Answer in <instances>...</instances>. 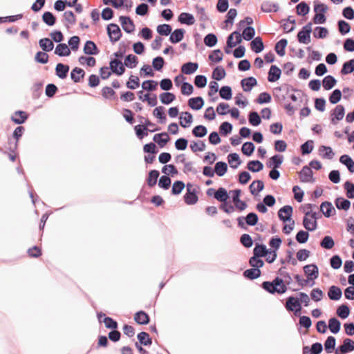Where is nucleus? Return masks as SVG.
Masks as SVG:
<instances>
[{
  "instance_id": "f257e3e1",
  "label": "nucleus",
  "mask_w": 354,
  "mask_h": 354,
  "mask_svg": "<svg viewBox=\"0 0 354 354\" xmlns=\"http://www.w3.org/2000/svg\"><path fill=\"white\" fill-rule=\"evenodd\" d=\"M284 307L288 312H292L295 316H300L303 309L302 305L296 295H292L286 298V302Z\"/></svg>"
},
{
  "instance_id": "f03ea898",
  "label": "nucleus",
  "mask_w": 354,
  "mask_h": 354,
  "mask_svg": "<svg viewBox=\"0 0 354 354\" xmlns=\"http://www.w3.org/2000/svg\"><path fill=\"white\" fill-rule=\"evenodd\" d=\"M304 274L306 277L309 287H313L315 280L319 277V268L315 263L307 264L303 267Z\"/></svg>"
},
{
  "instance_id": "7ed1b4c3",
  "label": "nucleus",
  "mask_w": 354,
  "mask_h": 354,
  "mask_svg": "<svg viewBox=\"0 0 354 354\" xmlns=\"http://www.w3.org/2000/svg\"><path fill=\"white\" fill-rule=\"evenodd\" d=\"M313 22L309 21L297 32V39L299 44H308L311 41L310 35L313 32Z\"/></svg>"
},
{
  "instance_id": "20e7f679",
  "label": "nucleus",
  "mask_w": 354,
  "mask_h": 354,
  "mask_svg": "<svg viewBox=\"0 0 354 354\" xmlns=\"http://www.w3.org/2000/svg\"><path fill=\"white\" fill-rule=\"evenodd\" d=\"M106 33L112 44L118 41L122 37V32L119 26L115 23H111L106 26Z\"/></svg>"
},
{
  "instance_id": "39448f33",
  "label": "nucleus",
  "mask_w": 354,
  "mask_h": 354,
  "mask_svg": "<svg viewBox=\"0 0 354 354\" xmlns=\"http://www.w3.org/2000/svg\"><path fill=\"white\" fill-rule=\"evenodd\" d=\"M270 281L274 285V286L278 289L279 295L285 294L288 290H291L292 292H297L299 290L298 288L295 289L289 287L288 284L285 283L283 279L279 277L278 274L273 279L272 281Z\"/></svg>"
},
{
  "instance_id": "423d86ee",
  "label": "nucleus",
  "mask_w": 354,
  "mask_h": 354,
  "mask_svg": "<svg viewBox=\"0 0 354 354\" xmlns=\"http://www.w3.org/2000/svg\"><path fill=\"white\" fill-rule=\"evenodd\" d=\"M277 215L279 219L283 222V223H286L288 221H290L292 219L293 215V207L290 205H285L281 207L277 212Z\"/></svg>"
},
{
  "instance_id": "0eeeda50",
  "label": "nucleus",
  "mask_w": 354,
  "mask_h": 354,
  "mask_svg": "<svg viewBox=\"0 0 354 354\" xmlns=\"http://www.w3.org/2000/svg\"><path fill=\"white\" fill-rule=\"evenodd\" d=\"M345 107L342 104H337L330 112V120L333 124H337L338 122L344 118Z\"/></svg>"
},
{
  "instance_id": "6e6552de",
  "label": "nucleus",
  "mask_w": 354,
  "mask_h": 354,
  "mask_svg": "<svg viewBox=\"0 0 354 354\" xmlns=\"http://www.w3.org/2000/svg\"><path fill=\"white\" fill-rule=\"evenodd\" d=\"M119 21L123 30L127 34H132L136 30V25L133 19L129 16L121 15L119 17Z\"/></svg>"
},
{
  "instance_id": "1a4fd4ad",
  "label": "nucleus",
  "mask_w": 354,
  "mask_h": 354,
  "mask_svg": "<svg viewBox=\"0 0 354 354\" xmlns=\"http://www.w3.org/2000/svg\"><path fill=\"white\" fill-rule=\"evenodd\" d=\"M299 176L301 183H313L315 182L313 171L308 165H305L302 167L299 173Z\"/></svg>"
},
{
  "instance_id": "9d476101",
  "label": "nucleus",
  "mask_w": 354,
  "mask_h": 354,
  "mask_svg": "<svg viewBox=\"0 0 354 354\" xmlns=\"http://www.w3.org/2000/svg\"><path fill=\"white\" fill-rule=\"evenodd\" d=\"M133 129L136 137L139 140H142L144 138L147 137L149 135V133H153L160 130V127L150 129L149 128H147L143 124L135 125L133 127Z\"/></svg>"
},
{
  "instance_id": "9b49d317",
  "label": "nucleus",
  "mask_w": 354,
  "mask_h": 354,
  "mask_svg": "<svg viewBox=\"0 0 354 354\" xmlns=\"http://www.w3.org/2000/svg\"><path fill=\"white\" fill-rule=\"evenodd\" d=\"M29 118V113L23 110L15 111L10 117V120L19 126L26 123Z\"/></svg>"
},
{
  "instance_id": "f8f14e48",
  "label": "nucleus",
  "mask_w": 354,
  "mask_h": 354,
  "mask_svg": "<svg viewBox=\"0 0 354 354\" xmlns=\"http://www.w3.org/2000/svg\"><path fill=\"white\" fill-rule=\"evenodd\" d=\"M109 66L112 73L117 76H122L125 72V66L120 59H111Z\"/></svg>"
},
{
  "instance_id": "ddd939ff",
  "label": "nucleus",
  "mask_w": 354,
  "mask_h": 354,
  "mask_svg": "<svg viewBox=\"0 0 354 354\" xmlns=\"http://www.w3.org/2000/svg\"><path fill=\"white\" fill-rule=\"evenodd\" d=\"M354 351V340L346 338L344 340V344L339 346L335 351V354H346Z\"/></svg>"
},
{
  "instance_id": "4468645a",
  "label": "nucleus",
  "mask_w": 354,
  "mask_h": 354,
  "mask_svg": "<svg viewBox=\"0 0 354 354\" xmlns=\"http://www.w3.org/2000/svg\"><path fill=\"white\" fill-rule=\"evenodd\" d=\"M284 160V156L280 153H275L266 161L268 168H280Z\"/></svg>"
},
{
  "instance_id": "2eb2a0df",
  "label": "nucleus",
  "mask_w": 354,
  "mask_h": 354,
  "mask_svg": "<svg viewBox=\"0 0 354 354\" xmlns=\"http://www.w3.org/2000/svg\"><path fill=\"white\" fill-rule=\"evenodd\" d=\"M240 84L243 91L250 92L254 86H257L258 82L254 77L249 76L243 78L240 82Z\"/></svg>"
},
{
  "instance_id": "dca6fc26",
  "label": "nucleus",
  "mask_w": 354,
  "mask_h": 354,
  "mask_svg": "<svg viewBox=\"0 0 354 354\" xmlns=\"http://www.w3.org/2000/svg\"><path fill=\"white\" fill-rule=\"evenodd\" d=\"M186 31L183 28H178L174 30H171L169 35V41L172 44H176L180 42L185 37Z\"/></svg>"
},
{
  "instance_id": "f3484780",
  "label": "nucleus",
  "mask_w": 354,
  "mask_h": 354,
  "mask_svg": "<svg viewBox=\"0 0 354 354\" xmlns=\"http://www.w3.org/2000/svg\"><path fill=\"white\" fill-rule=\"evenodd\" d=\"M134 321L138 325H147L151 321L149 314L143 310H140L134 314Z\"/></svg>"
},
{
  "instance_id": "a211bd4d",
  "label": "nucleus",
  "mask_w": 354,
  "mask_h": 354,
  "mask_svg": "<svg viewBox=\"0 0 354 354\" xmlns=\"http://www.w3.org/2000/svg\"><path fill=\"white\" fill-rule=\"evenodd\" d=\"M83 52L86 55H97L100 53V49L92 40H86L84 44Z\"/></svg>"
},
{
  "instance_id": "6ab92c4d",
  "label": "nucleus",
  "mask_w": 354,
  "mask_h": 354,
  "mask_svg": "<svg viewBox=\"0 0 354 354\" xmlns=\"http://www.w3.org/2000/svg\"><path fill=\"white\" fill-rule=\"evenodd\" d=\"M69 71V65L59 62L56 64L55 73L59 79L65 80L68 77Z\"/></svg>"
},
{
  "instance_id": "aec40b11",
  "label": "nucleus",
  "mask_w": 354,
  "mask_h": 354,
  "mask_svg": "<svg viewBox=\"0 0 354 354\" xmlns=\"http://www.w3.org/2000/svg\"><path fill=\"white\" fill-rule=\"evenodd\" d=\"M346 230L353 235V237L348 241V244L353 249L351 252V258L354 259V218L353 216H350L347 220Z\"/></svg>"
},
{
  "instance_id": "412c9836",
  "label": "nucleus",
  "mask_w": 354,
  "mask_h": 354,
  "mask_svg": "<svg viewBox=\"0 0 354 354\" xmlns=\"http://www.w3.org/2000/svg\"><path fill=\"white\" fill-rule=\"evenodd\" d=\"M85 75L86 73L84 70L77 66L74 67L70 73L71 79L75 84L81 82L84 80Z\"/></svg>"
},
{
  "instance_id": "4be33fe9",
  "label": "nucleus",
  "mask_w": 354,
  "mask_h": 354,
  "mask_svg": "<svg viewBox=\"0 0 354 354\" xmlns=\"http://www.w3.org/2000/svg\"><path fill=\"white\" fill-rule=\"evenodd\" d=\"M171 138L165 131L156 133L153 137V140L156 142L160 148H163L169 142Z\"/></svg>"
},
{
  "instance_id": "5701e85b",
  "label": "nucleus",
  "mask_w": 354,
  "mask_h": 354,
  "mask_svg": "<svg viewBox=\"0 0 354 354\" xmlns=\"http://www.w3.org/2000/svg\"><path fill=\"white\" fill-rule=\"evenodd\" d=\"M281 70L277 65H271L268 73V81L269 82H275L279 80L281 75Z\"/></svg>"
},
{
  "instance_id": "b1692460",
  "label": "nucleus",
  "mask_w": 354,
  "mask_h": 354,
  "mask_svg": "<svg viewBox=\"0 0 354 354\" xmlns=\"http://www.w3.org/2000/svg\"><path fill=\"white\" fill-rule=\"evenodd\" d=\"M177 21L180 24L192 26L194 24L196 19L193 14L187 12H183L178 15Z\"/></svg>"
},
{
  "instance_id": "393cba45",
  "label": "nucleus",
  "mask_w": 354,
  "mask_h": 354,
  "mask_svg": "<svg viewBox=\"0 0 354 354\" xmlns=\"http://www.w3.org/2000/svg\"><path fill=\"white\" fill-rule=\"evenodd\" d=\"M237 10L235 8H230L225 16V20L223 21L222 28L227 29V26H232L234 19L237 16Z\"/></svg>"
},
{
  "instance_id": "a878e982",
  "label": "nucleus",
  "mask_w": 354,
  "mask_h": 354,
  "mask_svg": "<svg viewBox=\"0 0 354 354\" xmlns=\"http://www.w3.org/2000/svg\"><path fill=\"white\" fill-rule=\"evenodd\" d=\"M320 209L326 218H330L336 213V210L331 202L323 201L320 205Z\"/></svg>"
},
{
  "instance_id": "bb28decb",
  "label": "nucleus",
  "mask_w": 354,
  "mask_h": 354,
  "mask_svg": "<svg viewBox=\"0 0 354 354\" xmlns=\"http://www.w3.org/2000/svg\"><path fill=\"white\" fill-rule=\"evenodd\" d=\"M243 40L242 34H239L238 32L230 33L226 39V44L228 47L232 48L240 44Z\"/></svg>"
},
{
  "instance_id": "cd10ccee",
  "label": "nucleus",
  "mask_w": 354,
  "mask_h": 354,
  "mask_svg": "<svg viewBox=\"0 0 354 354\" xmlns=\"http://www.w3.org/2000/svg\"><path fill=\"white\" fill-rule=\"evenodd\" d=\"M328 298L332 301H339L342 297V290L337 286L332 285L327 292Z\"/></svg>"
},
{
  "instance_id": "c85d7f7f",
  "label": "nucleus",
  "mask_w": 354,
  "mask_h": 354,
  "mask_svg": "<svg viewBox=\"0 0 354 354\" xmlns=\"http://www.w3.org/2000/svg\"><path fill=\"white\" fill-rule=\"evenodd\" d=\"M227 159L230 167L233 169H237L242 164L239 154L236 152L230 153Z\"/></svg>"
},
{
  "instance_id": "c756f323",
  "label": "nucleus",
  "mask_w": 354,
  "mask_h": 354,
  "mask_svg": "<svg viewBox=\"0 0 354 354\" xmlns=\"http://www.w3.org/2000/svg\"><path fill=\"white\" fill-rule=\"evenodd\" d=\"M185 203L188 205H192L198 201V191L194 189L192 191L186 192L183 196Z\"/></svg>"
},
{
  "instance_id": "7c9ffc66",
  "label": "nucleus",
  "mask_w": 354,
  "mask_h": 354,
  "mask_svg": "<svg viewBox=\"0 0 354 354\" xmlns=\"http://www.w3.org/2000/svg\"><path fill=\"white\" fill-rule=\"evenodd\" d=\"M251 50L256 54L261 53L265 48V44L261 37H257L251 40Z\"/></svg>"
},
{
  "instance_id": "2f4dec72",
  "label": "nucleus",
  "mask_w": 354,
  "mask_h": 354,
  "mask_svg": "<svg viewBox=\"0 0 354 354\" xmlns=\"http://www.w3.org/2000/svg\"><path fill=\"white\" fill-rule=\"evenodd\" d=\"M205 101L203 97H192L188 100L189 106L194 111H198L203 108Z\"/></svg>"
},
{
  "instance_id": "473e14b6",
  "label": "nucleus",
  "mask_w": 354,
  "mask_h": 354,
  "mask_svg": "<svg viewBox=\"0 0 354 354\" xmlns=\"http://www.w3.org/2000/svg\"><path fill=\"white\" fill-rule=\"evenodd\" d=\"M198 67V62L189 61L182 65L181 71L186 75H192L196 72Z\"/></svg>"
},
{
  "instance_id": "72a5a7b5",
  "label": "nucleus",
  "mask_w": 354,
  "mask_h": 354,
  "mask_svg": "<svg viewBox=\"0 0 354 354\" xmlns=\"http://www.w3.org/2000/svg\"><path fill=\"white\" fill-rule=\"evenodd\" d=\"M279 10V6L277 3L271 2L269 1H264L261 5V10L263 12L270 13L277 12Z\"/></svg>"
},
{
  "instance_id": "f704fd0d",
  "label": "nucleus",
  "mask_w": 354,
  "mask_h": 354,
  "mask_svg": "<svg viewBox=\"0 0 354 354\" xmlns=\"http://www.w3.org/2000/svg\"><path fill=\"white\" fill-rule=\"evenodd\" d=\"M160 176V172L157 169H151L149 171L146 176V183L149 187H153L157 184L158 178Z\"/></svg>"
},
{
  "instance_id": "c9c22d12",
  "label": "nucleus",
  "mask_w": 354,
  "mask_h": 354,
  "mask_svg": "<svg viewBox=\"0 0 354 354\" xmlns=\"http://www.w3.org/2000/svg\"><path fill=\"white\" fill-rule=\"evenodd\" d=\"M54 53L59 57H68L71 55V52L66 44L59 42L56 46Z\"/></svg>"
},
{
  "instance_id": "e433bc0d",
  "label": "nucleus",
  "mask_w": 354,
  "mask_h": 354,
  "mask_svg": "<svg viewBox=\"0 0 354 354\" xmlns=\"http://www.w3.org/2000/svg\"><path fill=\"white\" fill-rule=\"evenodd\" d=\"M153 115L158 119L160 124H165L167 122V115L165 114V108L163 106H156L153 110Z\"/></svg>"
},
{
  "instance_id": "4c0bfd02",
  "label": "nucleus",
  "mask_w": 354,
  "mask_h": 354,
  "mask_svg": "<svg viewBox=\"0 0 354 354\" xmlns=\"http://www.w3.org/2000/svg\"><path fill=\"white\" fill-rule=\"evenodd\" d=\"M334 203L339 210L344 211L348 210L351 205V201L348 199L342 196H337L335 198Z\"/></svg>"
},
{
  "instance_id": "58836bf2",
  "label": "nucleus",
  "mask_w": 354,
  "mask_h": 354,
  "mask_svg": "<svg viewBox=\"0 0 354 354\" xmlns=\"http://www.w3.org/2000/svg\"><path fill=\"white\" fill-rule=\"evenodd\" d=\"M351 310V306L347 303H344L337 307L336 313L342 319H346L350 315Z\"/></svg>"
},
{
  "instance_id": "ea45409f",
  "label": "nucleus",
  "mask_w": 354,
  "mask_h": 354,
  "mask_svg": "<svg viewBox=\"0 0 354 354\" xmlns=\"http://www.w3.org/2000/svg\"><path fill=\"white\" fill-rule=\"evenodd\" d=\"M319 153L323 158L328 160H332L335 155L332 147L326 145L319 146Z\"/></svg>"
},
{
  "instance_id": "a19ab883",
  "label": "nucleus",
  "mask_w": 354,
  "mask_h": 354,
  "mask_svg": "<svg viewBox=\"0 0 354 354\" xmlns=\"http://www.w3.org/2000/svg\"><path fill=\"white\" fill-rule=\"evenodd\" d=\"M138 343L142 344L144 346H150L153 340L149 334L145 331H141L137 334Z\"/></svg>"
},
{
  "instance_id": "79ce46f5",
  "label": "nucleus",
  "mask_w": 354,
  "mask_h": 354,
  "mask_svg": "<svg viewBox=\"0 0 354 354\" xmlns=\"http://www.w3.org/2000/svg\"><path fill=\"white\" fill-rule=\"evenodd\" d=\"M288 39L282 38L274 45V50L279 57H283L286 55V48L288 46Z\"/></svg>"
},
{
  "instance_id": "37998d69",
  "label": "nucleus",
  "mask_w": 354,
  "mask_h": 354,
  "mask_svg": "<svg viewBox=\"0 0 354 354\" xmlns=\"http://www.w3.org/2000/svg\"><path fill=\"white\" fill-rule=\"evenodd\" d=\"M339 162L345 165L350 173H354V160L348 154H343L339 157Z\"/></svg>"
},
{
  "instance_id": "c03bdc74",
  "label": "nucleus",
  "mask_w": 354,
  "mask_h": 354,
  "mask_svg": "<svg viewBox=\"0 0 354 354\" xmlns=\"http://www.w3.org/2000/svg\"><path fill=\"white\" fill-rule=\"evenodd\" d=\"M263 167V164L259 160H250L247 163V169L252 173L259 172Z\"/></svg>"
},
{
  "instance_id": "a18cd8bd",
  "label": "nucleus",
  "mask_w": 354,
  "mask_h": 354,
  "mask_svg": "<svg viewBox=\"0 0 354 354\" xmlns=\"http://www.w3.org/2000/svg\"><path fill=\"white\" fill-rule=\"evenodd\" d=\"M328 328L331 333L336 335L341 330V322L335 317H332L328 319Z\"/></svg>"
},
{
  "instance_id": "49530a36",
  "label": "nucleus",
  "mask_w": 354,
  "mask_h": 354,
  "mask_svg": "<svg viewBox=\"0 0 354 354\" xmlns=\"http://www.w3.org/2000/svg\"><path fill=\"white\" fill-rule=\"evenodd\" d=\"M42 21L48 26H53L57 22L56 16L50 11H45L41 15Z\"/></svg>"
},
{
  "instance_id": "de8ad7c7",
  "label": "nucleus",
  "mask_w": 354,
  "mask_h": 354,
  "mask_svg": "<svg viewBox=\"0 0 354 354\" xmlns=\"http://www.w3.org/2000/svg\"><path fill=\"white\" fill-rule=\"evenodd\" d=\"M193 122V115L189 111H185L181 113L180 124L184 128L189 127Z\"/></svg>"
},
{
  "instance_id": "09e8293b",
  "label": "nucleus",
  "mask_w": 354,
  "mask_h": 354,
  "mask_svg": "<svg viewBox=\"0 0 354 354\" xmlns=\"http://www.w3.org/2000/svg\"><path fill=\"white\" fill-rule=\"evenodd\" d=\"M353 73H354V58L344 62L339 71L340 75L342 76L351 74Z\"/></svg>"
},
{
  "instance_id": "8fccbe9b",
  "label": "nucleus",
  "mask_w": 354,
  "mask_h": 354,
  "mask_svg": "<svg viewBox=\"0 0 354 354\" xmlns=\"http://www.w3.org/2000/svg\"><path fill=\"white\" fill-rule=\"evenodd\" d=\"M39 47L42 49V52L48 53L53 50L54 48V44L52 39L50 40L48 37H44L38 41Z\"/></svg>"
},
{
  "instance_id": "3c124183",
  "label": "nucleus",
  "mask_w": 354,
  "mask_h": 354,
  "mask_svg": "<svg viewBox=\"0 0 354 354\" xmlns=\"http://www.w3.org/2000/svg\"><path fill=\"white\" fill-rule=\"evenodd\" d=\"M243 276L245 279L252 281L261 276V270L251 267V268L246 269L243 272Z\"/></svg>"
},
{
  "instance_id": "603ef678",
  "label": "nucleus",
  "mask_w": 354,
  "mask_h": 354,
  "mask_svg": "<svg viewBox=\"0 0 354 354\" xmlns=\"http://www.w3.org/2000/svg\"><path fill=\"white\" fill-rule=\"evenodd\" d=\"M176 97L174 93L169 91L162 92L159 95V99L160 102L165 105H169L172 103Z\"/></svg>"
},
{
  "instance_id": "864d4df0",
  "label": "nucleus",
  "mask_w": 354,
  "mask_h": 354,
  "mask_svg": "<svg viewBox=\"0 0 354 354\" xmlns=\"http://www.w3.org/2000/svg\"><path fill=\"white\" fill-rule=\"evenodd\" d=\"M226 76V71L224 67L221 65L216 66L212 74V78L215 81H221L223 80Z\"/></svg>"
},
{
  "instance_id": "5fc2aeb1",
  "label": "nucleus",
  "mask_w": 354,
  "mask_h": 354,
  "mask_svg": "<svg viewBox=\"0 0 354 354\" xmlns=\"http://www.w3.org/2000/svg\"><path fill=\"white\" fill-rule=\"evenodd\" d=\"M249 124L253 127H258L261 124V116L259 115L257 111H250L248 114Z\"/></svg>"
},
{
  "instance_id": "6e6d98bb",
  "label": "nucleus",
  "mask_w": 354,
  "mask_h": 354,
  "mask_svg": "<svg viewBox=\"0 0 354 354\" xmlns=\"http://www.w3.org/2000/svg\"><path fill=\"white\" fill-rule=\"evenodd\" d=\"M337 80L331 75L325 76L322 80V85L326 91L331 90L336 84Z\"/></svg>"
},
{
  "instance_id": "4d7b16f0",
  "label": "nucleus",
  "mask_w": 354,
  "mask_h": 354,
  "mask_svg": "<svg viewBox=\"0 0 354 354\" xmlns=\"http://www.w3.org/2000/svg\"><path fill=\"white\" fill-rule=\"evenodd\" d=\"M216 174L219 176H223L228 171L227 164L223 160L218 161L214 165Z\"/></svg>"
},
{
  "instance_id": "13d9d810",
  "label": "nucleus",
  "mask_w": 354,
  "mask_h": 354,
  "mask_svg": "<svg viewBox=\"0 0 354 354\" xmlns=\"http://www.w3.org/2000/svg\"><path fill=\"white\" fill-rule=\"evenodd\" d=\"M303 225L308 232H314L318 227V223L316 221L309 218L308 216L303 218Z\"/></svg>"
},
{
  "instance_id": "bf43d9fd",
  "label": "nucleus",
  "mask_w": 354,
  "mask_h": 354,
  "mask_svg": "<svg viewBox=\"0 0 354 354\" xmlns=\"http://www.w3.org/2000/svg\"><path fill=\"white\" fill-rule=\"evenodd\" d=\"M44 84V82L42 80V81L35 82L32 85V86L31 88L32 99L37 100L40 97L41 95L42 94V89H43Z\"/></svg>"
},
{
  "instance_id": "052dcab7",
  "label": "nucleus",
  "mask_w": 354,
  "mask_h": 354,
  "mask_svg": "<svg viewBox=\"0 0 354 354\" xmlns=\"http://www.w3.org/2000/svg\"><path fill=\"white\" fill-rule=\"evenodd\" d=\"M139 59L138 57L133 54H128L124 55V66L129 68H134L138 64Z\"/></svg>"
},
{
  "instance_id": "680f3d73",
  "label": "nucleus",
  "mask_w": 354,
  "mask_h": 354,
  "mask_svg": "<svg viewBox=\"0 0 354 354\" xmlns=\"http://www.w3.org/2000/svg\"><path fill=\"white\" fill-rule=\"evenodd\" d=\"M220 97L221 99L228 101L232 98L233 93L232 88L230 86H222L219 91Z\"/></svg>"
},
{
  "instance_id": "e2e57ef3",
  "label": "nucleus",
  "mask_w": 354,
  "mask_h": 354,
  "mask_svg": "<svg viewBox=\"0 0 354 354\" xmlns=\"http://www.w3.org/2000/svg\"><path fill=\"white\" fill-rule=\"evenodd\" d=\"M208 59L214 64H218L223 60V54L221 49H214L209 55Z\"/></svg>"
},
{
  "instance_id": "0e129e2a",
  "label": "nucleus",
  "mask_w": 354,
  "mask_h": 354,
  "mask_svg": "<svg viewBox=\"0 0 354 354\" xmlns=\"http://www.w3.org/2000/svg\"><path fill=\"white\" fill-rule=\"evenodd\" d=\"M255 150V145L251 141L245 142L241 147V151L243 155L250 157L253 155Z\"/></svg>"
},
{
  "instance_id": "69168bd1",
  "label": "nucleus",
  "mask_w": 354,
  "mask_h": 354,
  "mask_svg": "<svg viewBox=\"0 0 354 354\" xmlns=\"http://www.w3.org/2000/svg\"><path fill=\"white\" fill-rule=\"evenodd\" d=\"M281 243L282 239L279 236H272L268 241V245L270 246L269 249L277 252L281 245Z\"/></svg>"
},
{
  "instance_id": "338daca9",
  "label": "nucleus",
  "mask_w": 354,
  "mask_h": 354,
  "mask_svg": "<svg viewBox=\"0 0 354 354\" xmlns=\"http://www.w3.org/2000/svg\"><path fill=\"white\" fill-rule=\"evenodd\" d=\"M185 187V184L183 180H175L171 187V194L173 196L180 195L183 190L184 189Z\"/></svg>"
},
{
  "instance_id": "774afa93",
  "label": "nucleus",
  "mask_w": 354,
  "mask_h": 354,
  "mask_svg": "<svg viewBox=\"0 0 354 354\" xmlns=\"http://www.w3.org/2000/svg\"><path fill=\"white\" fill-rule=\"evenodd\" d=\"M165 64L166 62L165 61V59L160 55H158L152 59V67L153 70L158 72H162L163 70V67Z\"/></svg>"
}]
</instances>
